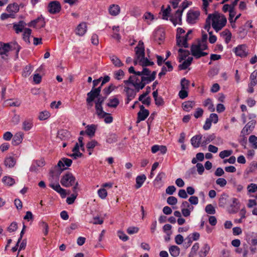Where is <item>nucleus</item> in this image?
<instances>
[{
  "mask_svg": "<svg viewBox=\"0 0 257 257\" xmlns=\"http://www.w3.org/2000/svg\"><path fill=\"white\" fill-rule=\"evenodd\" d=\"M170 254L173 257L179 256L180 252V248L176 245H172L169 249Z\"/></svg>",
  "mask_w": 257,
  "mask_h": 257,
  "instance_id": "nucleus-35",
  "label": "nucleus"
},
{
  "mask_svg": "<svg viewBox=\"0 0 257 257\" xmlns=\"http://www.w3.org/2000/svg\"><path fill=\"white\" fill-rule=\"evenodd\" d=\"M220 36L224 39L226 44H228L231 41L232 34L228 29H225L220 33Z\"/></svg>",
  "mask_w": 257,
  "mask_h": 257,
  "instance_id": "nucleus-28",
  "label": "nucleus"
},
{
  "mask_svg": "<svg viewBox=\"0 0 257 257\" xmlns=\"http://www.w3.org/2000/svg\"><path fill=\"white\" fill-rule=\"evenodd\" d=\"M98 145V142L93 140L88 142L86 145V148L89 151V155H90L92 154V151L93 148Z\"/></svg>",
  "mask_w": 257,
  "mask_h": 257,
  "instance_id": "nucleus-41",
  "label": "nucleus"
},
{
  "mask_svg": "<svg viewBox=\"0 0 257 257\" xmlns=\"http://www.w3.org/2000/svg\"><path fill=\"white\" fill-rule=\"evenodd\" d=\"M202 136L198 135L193 137L190 140L191 144L195 148H198L201 145Z\"/></svg>",
  "mask_w": 257,
  "mask_h": 257,
  "instance_id": "nucleus-20",
  "label": "nucleus"
},
{
  "mask_svg": "<svg viewBox=\"0 0 257 257\" xmlns=\"http://www.w3.org/2000/svg\"><path fill=\"white\" fill-rule=\"evenodd\" d=\"M22 32H23L22 38L23 40L27 44H30V38L32 33V30L29 28H25Z\"/></svg>",
  "mask_w": 257,
  "mask_h": 257,
  "instance_id": "nucleus-25",
  "label": "nucleus"
},
{
  "mask_svg": "<svg viewBox=\"0 0 257 257\" xmlns=\"http://www.w3.org/2000/svg\"><path fill=\"white\" fill-rule=\"evenodd\" d=\"M87 31V26L85 23H81L78 25L76 29V34L77 35L82 36H83Z\"/></svg>",
  "mask_w": 257,
  "mask_h": 257,
  "instance_id": "nucleus-23",
  "label": "nucleus"
},
{
  "mask_svg": "<svg viewBox=\"0 0 257 257\" xmlns=\"http://www.w3.org/2000/svg\"><path fill=\"white\" fill-rule=\"evenodd\" d=\"M45 161L43 159L34 160L33 161L30 171L32 172L37 173L40 169L45 165Z\"/></svg>",
  "mask_w": 257,
  "mask_h": 257,
  "instance_id": "nucleus-13",
  "label": "nucleus"
},
{
  "mask_svg": "<svg viewBox=\"0 0 257 257\" xmlns=\"http://www.w3.org/2000/svg\"><path fill=\"white\" fill-rule=\"evenodd\" d=\"M216 183L221 187H223L226 185L227 181L224 178H219L216 180Z\"/></svg>",
  "mask_w": 257,
  "mask_h": 257,
  "instance_id": "nucleus-64",
  "label": "nucleus"
},
{
  "mask_svg": "<svg viewBox=\"0 0 257 257\" xmlns=\"http://www.w3.org/2000/svg\"><path fill=\"white\" fill-rule=\"evenodd\" d=\"M193 61L192 57H188L186 59L183 60L182 63L179 65V68L180 70H185L191 65Z\"/></svg>",
  "mask_w": 257,
  "mask_h": 257,
  "instance_id": "nucleus-26",
  "label": "nucleus"
},
{
  "mask_svg": "<svg viewBox=\"0 0 257 257\" xmlns=\"http://www.w3.org/2000/svg\"><path fill=\"white\" fill-rule=\"evenodd\" d=\"M178 61L181 63L183 60L186 59L188 57H189L190 52L188 50L179 48L178 49Z\"/></svg>",
  "mask_w": 257,
  "mask_h": 257,
  "instance_id": "nucleus-21",
  "label": "nucleus"
},
{
  "mask_svg": "<svg viewBox=\"0 0 257 257\" xmlns=\"http://www.w3.org/2000/svg\"><path fill=\"white\" fill-rule=\"evenodd\" d=\"M110 60L113 65L117 68L121 67L123 65L121 60L115 55H112L109 56Z\"/></svg>",
  "mask_w": 257,
  "mask_h": 257,
  "instance_id": "nucleus-29",
  "label": "nucleus"
},
{
  "mask_svg": "<svg viewBox=\"0 0 257 257\" xmlns=\"http://www.w3.org/2000/svg\"><path fill=\"white\" fill-rule=\"evenodd\" d=\"M138 63L143 67L151 66L154 64L153 62L149 61L147 58H146L145 57L143 58V59L141 60Z\"/></svg>",
  "mask_w": 257,
  "mask_h": 257,
  "instance_id": "nucleus-49",
  "label": "nucleus"
},
{
  "mask_svg": "<svg viewBox=\"0 0 257 257\" xmlns=\"http://www.w3.org/2000/svg\"><path fill=\"white\" fill-rule=\"evenodd\" d=\"M183 11L179 9L175 14L174 16L170 19L173 25L175 26L177 24L181 25L182 21V15Z\"/></svg>",
  "mask_w": 257,
  "mask_h": 257,
  "instance_id": "nucleus-18",
  "label": "nucleus"
},
{
  "mask_svg": "<svg viewBox=\"0 0 257 257\" xmlns=\"http://www.w3.org/2000/svg\"><path fill=\"white\" fill-rule=\"evenodd\" d=\"M120 7L117 5L112 4L108 8V12L111 16H117L120 13Z\"/></svg>",
  "mask_w": 257,
  "mask_h": 257,
  "instance_id": "nucleus-22",
  "label": "nucleus"
},
{
  "mask_svg": "<svg viewBox=\"0 0 257 257\" xmlns=\"http://www.w3.org/2000/svg\"><path fill=\"white\" fill-rule=\"evenodd\" d=\"M114 78L116 79L120 80V79H122L123 77L124 76V73L122 70L119 69L117 71H116L114 72Z\"/></svg>",
  "mask_w": 257,
  "mask_h": 257,
  "instance_id": "nucleus-57",
  "label": "nucleus"
},
{
  "mask_svg": "<svg viewBox=\"0 0 257 257\" xmlns=\"http://www.w3.org/2000/svg\"><path fill=\"white\" fill-rule=\"evenodd\" d=\"M136 51V58L134 61L135 65H137V64L141 60L143 59L145 57V49L143 46V43L141 45L140 42H139V46H137L135 48Z\"/></svg>",
  "mask_w": 257,
  "mask_h": 257,
  "instance_id": "nucleus-7",
  "label": "nucleus"
},
{
  "mask_svg": "<svg viewBox=\"0 0 257 257\" xmlns=\"http://www.w3.org/2000/svg\"><path fill=\"white\" fill-rule=\"evenodd\" d=\"M146 180V177L145 175L138 176L136 178V188H140L142 186Z\"/></svg>",
  "mask_w": 257,
  "mask_h": 257,
  "instance_id": "nucleus-40",
  "label": "nucleus"
},
{
  "mask_svg": "<svg viewBox=\"0 0 257 257\" xmlns=\"http://www.w3.org/2000/svg\"><path fill=\"white\" fill-rule=\"evenodd\" d=\"M16 163L15 159L14 157L9 156L7 157L5 161V164L6 166L9 168L13 167Z\"/></svg>",
  "mask_w": 257,
  "mask_h": 257,
  "instance_id": "nucleus-37",
  "label": "nucleus"
},
{
  "mask_svg": "<svg viewBox=\"0 0 257 257\" xmlns=\"http://www.w3.org/2000/svg\"><path fill=\"white\" fill-rule=\"evenodd\" d=\"M233 153L232 150H224L220 152L219 157L221 159H224L225 158L230 156Z\"/></svg>",
  "mask_w": 257,
  "mask_h": 257,
  "instance_id": "nucleus-53",
  "label": "nucleus"
},
{
  "mask_svg": "<svg viewBox=\"0 0 257 257\" xmlns=\"http://www.w3.org/2000/svg\"><path fill=\"white\" fill-rule=\"evenodd\" d=\"M27 25L26 23L23 21H20L17 24V33L20 32H22L24 29H25V26Z\"/></svg>",
  "mask_w": 257,
  "mask_h": 257,
  "instance_id": "nucleus-58",
  "label": "nucleus"
},
{
  "mask_svg": "<svg viewBox=\"0 0 257 257\" xmlns=\"http://www.w3.org/2000/svg\"><path fill=\"white\" fill-rule=\"evenodd\" d=\"M33 68L31 65H29L26 66L23 70V76H24V77H27L29 76L31 74Z\"/></svg>",
  "mask_w": 257,
  "mask_h": 257,
  "instance_id": "nucleus-48",
  "label": "nucleus"
},
{
  "mask_svg": "<svg viewBox=\"0 0 257 257\" xmlns=\"http://www.w3.org/2000/svg\"><path fill=\"white\" fill-rule=\"evenodd\" d=\"M49 186L59 193L62 197H65L66 194L65 190L61 187L60 184L57 181L55 183L51 181L49 184Z\"/></svg>",
  "mask_w": 257,
  "mask_h": 257,
  "instance_id": "nucleus-17",
  "label": "nucleus"
},
{
  "mask_svg": "<svg viewBox=\"0 0 257 257\" xmlns=\"http://www.w3.org/2000/svg\"><path fill=\"white\" fill-rule=\"evenodd\" d=\"M33 126V122L32 120H25L23 123V129L25 131H29Z\"/></svg>",
  "mask_w": 257,
  "mask_h": 257,
  "instance_id": "nucleus-43",
  "label": "nucleus"
},
{
  "mask_svg": "<svg viewBox=\"0 0 257 257\" xmlns=\"http://www.w3.org/2000/svg\"><path fill=\"white\" fill-rule=\"evenodd\" d=\"M194 105L195 102L192 101H187L182 103V107L186 111H190Z\"/></svg>",
  "mask_w": 257,
  "mask_h": 257,
  "instance_id": "nucleus-36",
  "label": "nucleus"
},
{
  "mask_svg": "<svg viewBox=\"0 0 257 257\" xmlns=\"http://www.w3.org/2000/svg\"><path fill=\"white\" fill-rule=\"evenodd\" d=\"M4 184L8 186H11L15 183V180L14 178L9 176H4L2 179Z\"/></svg>",
  "mask_w": 257,
  "mask_h": 257,
  "instance_id": "nucleus-39",
  "label": "nucleus"
},
{
  "mask_svg": "<svg viewBox=\"0 0 257 257\" xmlns=\"http://www.w3.org/2000/svg\"><path fill=\"white\" fill-rule=\"evenodd\" d=\"M199 16V11L190 10L187 13V21L189 24H195L198 20Z\"/></svg>",
  "mask_w": 257,
  "mask_h": 257,
  "instance_id": "nucleus-10",
  "label": "nucleus"
},
{
  "mask_svg": "<svg viewBox=\"0 0 257 257\" xmlns=\"http://www.w3.org/2000/svg\"><path fill=\"white\" fill-rule=\"evenodd\" d=\"M72 161L71 159L63 158L58 162L57 167H59L60 170H63L70 166L72 164Z\"/></svg>",
  "mask_w": 257,
  "mask_h": 257,
  "instance_id": "nucleus-19",
  "label": "nucleus"
},
{
  "mask_svg": "<svg viewBox=\"0 0 257 257\" xmlns=\"http://www.w3.org/2000/svg\"><path fill=\"white\" fill-rule=\"evenodd\" d=\"M233 52L237 56L241 58L247 57L248 54L247 47L244 44L238 45L233 49Z\"/></svg>",
  "mask_w": 257,
  "mask_h": 257,
  "instance_id": "nucleus-8",
  "label": "nucleus"
},
{
  "mask_svg": "<svg viewBox=\"0 0 257 257\" xmlns=\"http://www.w3.org/2000/svg\"><path fill=\"white\" fill-rule=\"evenodd\" d=\"M190 82L188 80L184 78L181 79V89L187 90L189 87Z\"/></svg>",
  "mask_w": 257,
  "mask_h": 257,
  "instance_id": "nucleus-56",
  "label": "nucleus"
},
{
  "mask_svg": "<svg viewBox=\"0 0 257 257\" xmlns=\"http://www.w3.org/2000/svg\"><path fill=\"white\" fill-rule=\"evenodd\" d=\"M208 36L207 34H203L201 40H198L197 43L201 44V47L204 49H208L207 46Z\"/></svg>",
  "mask_w": 257,
  "mask_h": 257,
  "instance_id": "nucleus-38",
  "label": "nucleus"
},
{
  "mask_svg": "<svg viewBox=\"0 0 257 257\" xmlns=\"http://www.w3.org/2000/svg\"><path fill=\"white\" fill-rule=\"evenodd\" d=\"M61 9L60 3L57 1L51 2L48 6V11L52 14L58 13Z\"/></svg>",
  "mask_w": 257,
  "mask_h": 257,
  "instance_id": "nucleus-11",
  "label": "nucleus"
},
{
  "mask_svg": "<svg viewBox=\"0 0 257 257\" xmlns=\"http://www.w3.org/2000/svg\"><path fill=\"white\" fill-rule=\"evenodd\" d=\"M248 194L254 193L257 191V184L251 183L247 187Z\"/></svg>",
  "mask_w": 257,
  "mask_h": 257,
  "instance_id": "nucleus-52",
  "label": "nucleus"
},
{
  "mask_svg": "<svg viewBox=\"0 0 257 257\" xmlns=\"http://www.w3.org/2000/svg\"><path fill=\"white\" fill-rule=\"evenodd\" d=\"M208 17L211 22V26L216 32L220 31L227 23L226 18L223 14L215 12L208 15Z\"/></svg>",
  "mask_w": 257,
  "mask_h": 257,
  "instance_id": "nucleus-1",
  "label": "nucleus"
},
{
  "mask_svg": "<svg viewBox=\"0 0 257 257\" xmlns=\"http://www.w3.org/2000/svg\"><path fill=\"white\" fill-rule=\"evenodd\" d=\"M98 196L102 199H104L107 195V192L104 188H101L97 191Z\"/></svg>",
  "mask_w": 257,
  "mask_h": 257,
  "instance_id": "nucleus-54",
  "label": "nucleus"
},
{
  "mask_svg": "<svg viewBox=\"0 0 257 257\" xmlns=\"http://www.w3.org/2000/svg\"><path fill=\"white\" fill-rule=\"evenodd\" d=\"M156 73L155 71H154L150 76H141L142 78V84L141 85H140L139 87L140 88H144L145 85L147 84H149L150 82L153 81L154 80V79L156 78Z\"/></svg>",
  "mask_w": 257,
  "mask_h": 257,
  "instance_id": "nucleus-16",
  "label": "nucleus"
},
{
  "mask_svg": "<svg viewBox=\"0 0 257 257\" xmlns=\"http://www.w3.org/2000/svg\"><path fill=\"white\" fill-rule=\"evenodd\" d=\"M124 91L126 93V96L135 97L137 93L138 92L135 89L131 88L128 87V85H126L124 86Z\"/></svg>",
  "mask_w": 257,
  "mask_h": 257,
  "instance_id": "nucleus-32",
  "label": "nucleus"
},
{
  "mask_svg": "<svg viewBox=\"0 0 257 257\" xmlns=\"http://www.w3.org/2000/svg\"><path fill=\"white\" fill-rule=\"evenodd\" d=\"M77 196V193L76 190H75V191L74 192V193L73 194H72L70 197H67V198L66 199V202L68 204H72V203H74Z\"/></svg>",
  "mask_w": 257,
  "mask_h": 257,
  "instance_id": "nucleus-50",
  "label": "nucleus"
},
{
  "mask_svg": "<svg viewBox=\"0 0 257 257\" xmlns=\"http://www.w3.org/2000/svg\"><path fill=\"white\" fill-rule=\"evenodd\" d=\"M167 203L170 205H174L177 204V199L174 196H170L167 198Z\"/></svg>",
  "mask_w": 257,
  "mask_h": 257,
  "instance_id": "nucleus-63",
  "label": "nucleus"
},
{
  "mask_svg": "<svg viewBox=\"0 0 257 257\" xmlns=\"http://www.w3.org/2000/svg\"><path fill=\"white\" fill-rule=\"evenodd\" d=\"M248 142L254 149H257V137L254 135H251L248 138Z\"/></svg>",
  "mask_w": 257,
  "mask_h": 257,
  "instance_id": "nucleus-46",
  "label": "nucleus"
},
{
  "mask_svg": "<svg viewBox=\"0 0 257 257\" xmlns=\"http://www.w3.org/2000/svg\"><path fill=\"white\" fill-rule=\"evenodd\" d=\"M215 138L214 134L207 135L202 139L201 146H205L214 140Z\"/></svg>",
  "mask_w": 257,
  "mask_h": 257,
  "instance_id": "nucleus-27",
  "label": "nucleus"
},
{
  "mask_svg": "<svg viewBox=\"0 0 257 257\" xmlns=\"http://www.w3.org/2000/svg\"><path fill=\"white\" fill-rule=\"evenodd\" d=\"M96 113L99 118H102L105 116L106 112L103 110L102 106L101 104L95 103Z\"/></svg>",
  "mask_w": 257,
  "mask_h": 257,
  "instance_id": "nucleus-33",
  "label": "nucleus"
},
{
  "mask_svg": "<svg viewBox=\"0 0 257 257\" xmlns=\"http://www.w3.org/2000/svg\"><path fill=\"white\" fill-rule=\"evenodd\" d=\"M117 141V138L115 134H110L108 136H107L106 139V142L108 143L111 144L114 142H115Z\"/></svg>",
  "mask_w": 257,
  "mask_h": 257,
  "instance_id": "nucleus-60",
  "label": "nucleus"
},
{
  "mask_svg": "<svg viewBox=\"0 0 257 257\" xmlns=\"http://www.w3.org/2000/svg\"><path fill=\"white\" fill-rule=\"evenodd\" d=\"M50 116V113L47 110L40 112L38 116L40 120H44L48 119Z\"/></svg>",
  "mask_w": 257,
  "mask_h": 257,
  "instance_id": "nucleus-45",
  "label": "nucleus"
},
{
  "mask_svg": "<svg viewBox=\"0 0 257 257\" xmlns=\"http://www.w3.org/2000/svg\"><path fill=\"white\" fill-rule=\"evenodd\" d=\"M210 247L208 243H205L199 252L200 257H205L209 252Z\"/></svg>",
  "mask_w": 257,
  "mask_h": 257,
  "instance_id": "nucleus-31",
  "label": "nucleus"
},
{
  "mask_svg": "<svg viewBox=\"0 0 257 257\" xmlns=\"http://www.w3.org/2000/svg\"><path fill=\"white\" fill-rule=\"evenodd\" d=\"M203 105L207 107L208 109L211 112L214 111L215 110L212 100L210 98H207L204 100Z\"/></svg>",
  "mask_w": 257,
  "mask_h": 257,
  "instance_id": "nucleus-42",
  "label": "nucleus"
},
{
  "mask_svg": "<svg viewBox=\"0 0 257 257\" xmlns=\"http://www.w3.org/2000/svg\"><path fill=\"white\" fill-rule=\"evenodd\" d=\"M151 74V71L149 69L147 68H144L142 71H139V72H138V75L139 76H149Z\"/></svg>",
  "mask_w": 257,
  "mask_h": 257,
  "instance_id": "nucleus-59",
  "label": "nucleus"
},
{
  "mask_svg": "<svg viewBox=\"0 0 257 257\" xmlns=\"http://www.w3.org/2000/svg\"><path fill=\"white\" fill-rule=\"evenodd\" d=\"M188 201L191 205H196L198 203L199 199L197 196H192L189 198Z\"/></svg>",
  "mask_w": 257,
  "mask_h": 257,
  "instance_id": "nucleus-62",
  "label": "nucleus"
},
{
  "mask_svg": "<svg viewBox=\"0 0 257 257\" xmlns=\"http://www.w3.org/2000/svg\"><path fill=\"white\" fill-rule=\"evenodd\" d=\"M78 228V224L76 223H71L69 227L66 228V232L68 234H70L72 230H75Z\"/></svg>",
  "mask_w": 257,
  "mask_h": 257,
  "instance_id": "nucleus-61",
  "label": "nucleus"
},
{
  "mask_svg": "<svg viewBox=\"0 0 257 257\" xmlns=\"http://www.w3.org/2000/svg\"><path fill=\"white\" fill-rule=\"evenodd\" d=\"M7 11L9 13V14H15V17L16 16V6L15 4H11L8 6L7 7Z\"/></svg>",
  "mask_w": 257,
  "mask_h": 257,
  "instance_id": "nucleus-51",
  "label": "nucleus"
},
{
  "mask_svg": "<svg viewBox=\"0 0 257 257\" xmlns=\"http://www.w3.org/2000/svg\"><path fill=\"white\" fill-rule=\"evenodd\" d=\"M97 129V125L94 124L87 125L86 126V134L90 138L94 136L96 130Z\"/></svg>",
  "mask_w": 257,
  "mask_h": 257,
  "instance_id": "nucleus-24",
  "label": "nucleus"
},
{
  "mask_svg": "<svg viewBox=\"0 0 257 257\" xmlns=\"http://www.w3.org/2000/svg\"><path fill=\"white\" fill-rule=\"evenodd\" d=\"M14 48V43L12 42L5 43L0 42V55L2 56V58L6 59L8 53Z\"/></svg>",
  "mask_w": 257,
  "mask_h": 257,
  "instance_id": "nucleus-6",
  "label": "nucleus"
},
{
  "mask_svg": "<svg viewBox=\"0 0 257 257\" xmlns=\"http://www.w3.org/2000/svg\"><path fill=\"white\" fill-rule=\"evenodd\" d=\"M254 127L252 123L250 124V122L247 123L241 131V134L243 135H248L250 133L251 130Z\"/></svg>",
  "mask_w": 257,
  "mask_h": 257,
  "instance_id": "nucleus-44",
  "label": "nucleus"
},
{
  "mask_svg": "<svg viewBox=\"0 0 257 257\" xmlns=\"http://www.w3.org/2000/svg\"><path fill=\"white\" fill-rule=\"evenodd\" d=\"M45 22L42 17H39L36 19L32 21L28 24L29 27H32L36 29H40L45 27Z\"/></svg>",
  "mask_w": 257,
  "mask_h": 257,
  "instance_id": "nucleus-12",
  "label": "nucleus"
},
{
  "mask_svg": "<svg viewBox=\"0 0 257 257\" xmlns=\"http://www.w3.org/2000/svg\"><path fill=\"white\" fill-rule=\"evenodd\" d=\"M81 148L80 144L76 143L75 147L72 149L73 154L70 156L73 157L74 159H77L78 157H80L82 154L79 152V149Z\"/></svg>",
  "mask_w": 257,
  "mask_h": 257,
  "instance_id": "nucleus-30",
  "label": "nucleus"
},
{
  "mask_svg": "<svg viewBox=\"0 0 257 257\" xmlns=\"http://www.w3.org/2000/svg\"><path fill=\"white\" fill-rule=\"evenodd\" d=\"M185 31L181 28H178L176 34L177 45L180 47L188 48V43L186 42V38H185Z\"/></svg>",
  "mask_w": 257,
  "mask_h": 257,
  "instance_id": "nucleus-4",
  "label": "nucleus"
},
{
  "mask_svg": "<svg viewBox=\"0 0 257 257\" xmlns=\"http://www.w3.org/2000/svg\"><path fill=\"white\" fill-rule=\"evenodd\" d=\"M181 212L184 217L189 216L191 211L194 209V207L188 202L184 201L181 205Z\"/></svg>",
  "mask_w": 257,
  "mask_h": 257,
  "instance_id": "nucleus-9",
  "label": "nucleus"
},
{
  "mask_svg": "<svg viewBox=\"0 0 257 257\" xmlns=\"http://www.w3.org/2000/svg\"><path fill=\"white\" fill-rule=\"evenodd\" d=\"M205 211L209 214H214L215 213V209L212 204H208L205 207Z\"/></svg>",
  "mask_w": 257,
  "mask_h": 257,
  "instance_id": "nucleus-55",
  "label": "nucleus"
},
{
  "mask_svg": "<svg viewBox=\"0 0 257 257\" xmlns=\"http://www.w3.org/2000/svg\"><path fill=\"white\" fill-rule=\"evenodd\" d=\"M143 18L148 25H150L155 20L154 15L150 12H146L144 14Z\"/></svg>",
  "mask_w": 257,
  "mask_h": 257,
  "instance_id": "nucleus-34",
  "label": "nucleus"
},
{
  "mask_svg": "<svg viewBox=\"0 0 257 257\" xmlns=\"http://www.w3.org/2000/svg\"><path fill=\"white\" fill-rule=\"evenodd\" d=\"M101 86L94 88H93L91 90L87 93V98L86 99V102L93 101L94 99L97 97L101 91Z\"/></svg>",
  "mask_w": 257,
  "mask_h": 257,
  "instance_id": "nucleus-14",
  "label": "nucleus"
},
{
  "mask_svg": "<svg viewBox=\"0 0 257 257\" xmlns=\"http://www.w3.org/2000/svg\"><path fill=\"white\" fill-rule=\"evenodd\" d=\"M207 49L202 48L199 43L193 44L191 47V54L195 58L199 59L208 54V53L204 51Z\"/></svg>",
  "mask_w": 257,
  "mask_h": 257,
  "instance_id": "nucleus-3",
  "label": "nucleus"
},
{
  "mask_svg": "<svg viewBox=\"0 0 257 257\" xmlns=\"http://www.w3.org/2000/svg\"><path fill=\"white\" fill-rule=\"evenodd\" d=\"M60 183L63 186L65 187H69L75 185L73 187V192L76 190L78 185L75 177L71 173H67L63 175L61 179Z\"/></svg>",
  "mask_w": 257,
  "mask_h": 257,
  "instance_id": "nucleus-2",
  "label": "nucleus"
},
{
  "mask_svg": "<svg viewBox=\"0 0 257 257\" xmlns=\"http://www.w3.org/2000/svg\"><path fill=\"white\" fill-rule=\"evenodd\" d=\"M119 104V100L116 98H112L109 99L107 105L110 107H116Z\"/></svg>",
  "mask_w": 257,
  "mask_h": 257,
  "instance_id": "nucleus-47",
  "label": "nucleus"
},
{
  "mask_svg": "<svg viewBox=\"0 0 257 257\" xmlns=\"http://www.w3.org/2000/svg\"><path fill=\"white\" fill-rule=\"evenodd\" d=\"M149 111L148 109L145 108L142 105L140 106V111L138 113V117L137 122H140L143 121L149 116Z\"/></svg>",
  "mask_w": 257,
  "mask_h": 257,
  "instance_id": "nucleus-15",
  "label": "nucleus"
},
{
  "mask_svg": "<svg viewBox=\"0 0 257 257\" xmlns=\"http://www.w3.org/2000/svg\"><path fill=\"white\" fill-rule=\"evenodd\" d=\"M123 83L126 85H132L137 91H139L140 90L142 89V88L139 87L142 84L141 76L136 75L130 76L128 79L123 81Z\"/></svg>",
  "mask_w": 257,
  "mask_h": 257,
  "instance_id": "nucleus-5",
  "label": "nucleus"
}]
</instances>
